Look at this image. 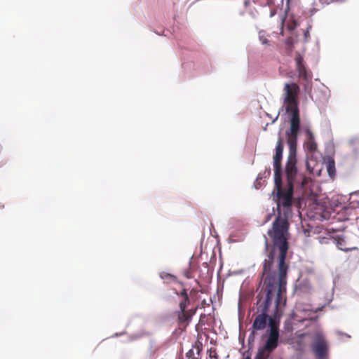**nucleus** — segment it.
<instances>
[{
    "instance_id": "6e6552de",
    "label": "nucleus",
    "mask_w": 359,
    "mask_h": 359,
    "mask_svg": "<svg viewBox=\"0 0 359 359\" xmlns=\"http://www.w3.org/2000/svg\"><path fill=\"white\" fill-rule=\"evenodd\" d=\"M300 126V119H290V130L287 132L289 154L287 158L297 159V143Z\"/></svg>"
},
{
    "instance_id": "f257e3e1",
    "label": "nucleus",
    "mask_w": 359,
    "mask_h": 359,
    "mask_svg": "<svg viewBox=\"0 0 359 359\" xmlns=\"http://www.w3.org/2000/svg\"><path fill=\"white\" fill-rule=\"evenodd\" d=\"M288 229L287 219L278 215L273 222L271 229L268 230V235L272 239L273 248L264 262V274L271 271L276 260L277 266L287 265L285 259L288 250Z\"/></svg>"
},
{
    "instance_id": "20e7f679",
    "label": "nucleus",
    "mask_w": 359,
    "mask_h": 359,
    "mask_svg": "<svg viewBox=\"0 0 359 359\" xmlns=\"http://www.w3.org/2000/svg\"><path fill=\"white\" fill-rule=\"evenodd\" d=\"M297 163V159L287 158L284 169V176L287 182V186L304 188L308 183L309 178L298 170Z\"/></svg>"
},
{
    "instance_id": "b1692460",
    "label": "nucleus",
    "mask_w": 359,
    "mask_h": 359,
    "mask_svg": "<svg viewBox=\"0 0 359 359\" xmlns=\"http://www.w3.org/2000/svg\"><path fill=\"white\" fill-rule=\"evenodd\" d=\"M271 214H268L265 222H268L271 219Z\"/></svg>"
},
{
    "instance_id": "aec40b11",
    "label": "nucleus",
    "mask_w": 359,
    "mask_h": 359,
    "mask_svg": "<svg viewBox=\"0 0 359 359\" xmlns=\"http://www.w3.org/2000/svg\"><path fill=\"white\" fill-rule=\"evenodd\" d=\"M276 0H266V5L271 6L275 4Z\"/></svg>"
},
{
    "instance_id": "5701e85b",
    "label": "nucleus",
    "mask_w": 359,
    "mask_h": 359,
    "mask_svg": "<svg viewBox=\"0 0 359 359\" xmlns=\"http://www.w3.org/2000/svg\"><path fill=\"white\" fill-rule=\"evenodd\" d=\"M262 43L263 44H267L269 41L266 39H261Z\"/></svg>"
},
{
    "instance_id": "423d86ee",
    "label": "nucleus",
    "mask_w": 359,
    "mask_h": 359,
    "mask_svg": "<svg viewBox=\"0 0 359 359\" xmlns=\"http://www.w3.org/2000/svg\"><path fill=\"white\" fill-rule=\"evenodd\" d=\"M177 294L182 297V300L179 302V310L175 312L177 317L179 325L187 327L191 321L192 317L196 314L198 307L187 309L190 304V298L187 294L186 289H183Z\"/></svg>"
},
{
    "instance_id": "39448f33",
    "label": "nucleus",
    "mask_w": 359,
    "mask_h": 359,
    "mask_svg": "<svg viewBox=\"0 0 359 359\" xmlns=\"http://www.w3.org/2000/svg\"><path fill=\"white\" fill-rule=\"evenodd\" d=\"M300 89L299 86L295 83H287L284 86L285 98L284 102L286 104V111L290 113V119H300L299 111L298 109V95Z\"/></svg>"
},
{
    "instance_id": "7ed1b4c3",
    "label": "nucleus",
    "mask_w": 359,
    "mask_h": 359,
    "mask_svg": "<svg viewBox=\"0 0 359 359\" xmlns=\"http://www.w3.org/2000/svg\"><path fill=\"white\" fill-rule=\"evenodd\" d=\"M288 265L277 266V270L271 271L266 274L262 273L264 278V286L266 291V298L270 297V304L271 303L274 292H276V306L278 309L280 306H284L286 304V285L287 273Z\"/></svg>"
},
{
    "instance_id": "1a4fd4ad",
    "label": "nucleus",
    "mask_w": 359,
    "mask_h": 359,
    "mask_svg": "<svg viewBox=\"0 0 359 359\" xmlns=\"http://www.w3.org/2000/svg\"><path fill=\"white\" fill-rule=\"evenodd\" d=\"M313 353L317 359H325L328 355V344L321 332H316L311 345Z\"/></svg>"
},
{
    "instance_id": "ddd939ff",
    "label": "nucleus",
    "mask_w": 359,
    "mask_h": 359,
    "mask_svg": "<svg viewBox=\"0 0 359 359\" xmlns=\"http://www.w3.org/2000/svg\"><path fill=\"white\" fill-rule=\"evenodd\" d=\"M202 351V344L196 341L187 353V359H201V352Z\"/></svg>"
},
{
    "instance_id": "9b49d317",
    "label": "nucleus",
    "mask_w": 359,
    "mask_h": 359,
    "mask_svg": "<svg viewBox=\"0 0 359 359\" xmlns=\"http://www.w3.org/2000/svg\"><path fill=\"white\" fill-rule=\"evenodd\" d=\"M279 337L269 335L263 347L258 349L255 359H268L278 346Z\"/></svg>"
},
{
    "instance_id": "bb28decb",
    "label": "nucleus",
    "mask_w": 359,
    "mask_h": 359,
    "mask_svg": "<svg viewBox=\"0 0 359 359\" xmlns=\"http://www.w3.org/2000/svg\"><path fill=\"white\" fill-rule=\"evenodd\" d=\"M196 291L195 290H191L190 292V294L191 295L192 293L196 292Z\"/></svg>"
},
{
    "instance_id": "6ab92c4d",
    "label": "nucleus",
    "mask_w": 359,
    "mask_h": 359,
    "mask_svg": "<svg viewBox=\"0 0 359 359\" xmlns=\"http://www.w3.org/2000/svg\"><path fill=\"white\" fill-rule=\"evenodd\" d=\"M251 356H252V353H251V352L248 350V351H245V352L243 353V358H242V359H251Z\"/></svg>"
},
{
    "instance_id": "9d476101",
    "label": "nucleus",
    "mask_w": 359,
    "mask_h": 359,
    "mask_svg": "<svg viewBox=\"0 0 359 359\" xmlns=\"http://www.w3.org/2000/svg\"><path fill=\"white\" fill-rule=\"evenodd\" d=\"M294 60L296 63V69L298 72L299 77L305 81V90L309 93L311 90V83L312 80V73L310 71H308L306 68L304 63L303 57L299 53H297L296 54Z\"/></svg>"
},
{
    "instance_id": "412c9836",
    "label": "nucleus",
    "mask_w": 359,
    "mask_h": 359,
    "mask_svg": "<svg viewBox=\"0 0 359 359\" xmlns=\"http://www.w3.org/2000/svg\"><path fill=\"white\" fill-rule=\"evenodd\" d=\"M264 238H265V249L266 250H268L269 249V243H268V240H267V238L266 236H264Z\"/></svg>"
},
{
    "instance_id": "a878e982",
    "label": "nucleus",
    "mask_w": 359,
    "mask_h": 359,
    "mask_svg": "<svg viewBox=\"0 0 359 359\" xmlns=\"http://www.w3.org/2000/svg\"><path fill=\"white\" fill-rule=\"evenodd\" d=\"M166 276L169 277L170 279H173L175 277L170 274H167Z\"/></svg>"
},
{
    "instance_id": "4468645a",
    "label": "nucleus",
    "mask_w": 359,
    "mask_h": 359,
    "mask_svg": "<svg viewBox=\"0 0 359 359\" xmlns=\"http://www.w3.org/2000/svg\"><path fill=\"white\" fill-rule=\"evenodd\" d=\"M334 243H335L337 247L342 251L348 252V251H352V250H358V248H356V247H352V248L346 247V241L342 236H338L336 238H334Z\"/></svg>"
},
{
    "instance_id": "dca6fc26",
    "label": "nucleus",
    "mask_w": 359,
    "mask_h": 359,
    "mask_svg": "<svg viewBox=\"0 0 359 359\" xmlns=\"http://www.w3.org/2000/svg\"><path fill=\"white\" fill-rule=\"evenodd\" d=\"M327 170L329 175L332 177L335 175V163L334 160H330L327 163Z\"/></svg>"
},
{
    "instance_id": "f03ea898",
    "label": "nucleus",
    "mask_w": 359,
    "mask_h": 359,
    "mask_svg": "<svg viewBox=\"0 0 359 359\" xmlns=\"http://www.w3.org/2000/svg\"><path fill=\"white\" fill-rule=\"evenodd\" d=\"M283 139L279 137L276 147V154L273 156V168H274V189L273 193L276 192L274 199L277 203V208L278 214L280 215V207L283 206L289 209L292 204V198L294 193V188L291 186H287L286 189L283 187V169H282V158L283 153Z\"/></svg>"
},
{
    "instance_id": "cd10ccee",
    "label": "nucleus",
    "mask_w": 359,
    "mask_h": 359,
    "mask_svg": "<svg viewBox=\"0 0 359 359\" xmlns=\"http://www.w3.org/2000/svg\"><path fill=\"white\" fill-rule=\"evenodd\" d=\"M205 304V300H203L202 302V306L203 307Z\"/></svg>"
},
{
    "instance_id": "f8f14e48",
    "label": "nucleus",
    "mask_w": 359,
    "mask_h": 359,
    "mask_svg": "<svg viewBox=\"0 0 359 359\" xmlns=\"http://www.w3.org/2000/svg\"><path fill=\"white\" fill-rule=\"evenodd\" d=\"M306 141L305 142V147L309 152H314L317 149V144L315 141L314 135L310 129L306 130Z\"/></svg>"
},
{
    "instance_id": "f3484780",
    "label": "nucleus",
    "mask_w": 359,
    "mask_h": 359,
    "mask_svg": "<svg viewBox=\"0 0 359 359\" xmlns=\"http://www.w3.org/2000/svg\"><path fill=\"white\" fill-rule=\"evenodd\" d=\"M208 352H209V357L210 358H213L215 359H218V355H217V351L215 349L210 348Z\"/></svg>"
},
{
    "instance_id": "393cba45",
    "label": "nucleus",
    "mask_w": 359,
    "mask_h": 359,
    "mask_svg": "<svg viewBox=\"0 0 359 359\" xmlns=\"http://www.w3.org/2000/svg\"><path fill=\"white\" fill-rule=\"evenodd\" d=\"M185 276L187 278H191V276L190 275V273L189 272H186L185 273Z\"/></svg>"
},
{
    "instance_id": "0eeeda50",
    "label": "nucleus",
    "mask_w": 359,
    "mask_h": 359,
    "mask_svg": "<svg viewBox=\"0 0 359 359\" xmlns=\"http://www.w3.org/2000/svg\"><path fill=\"white\" fill-rule=\"evenodd\" d=\"M257 310L258 312L260 311V313L255 317L253 321L252 326V331L249 338H254L256 331L264 330L267 325V320L269 318L268 311L270 306V297H268L263 302L259 299L257 302Z\"/></svg>"
},
{
    "instance_id": "c85d7f7f",
    "label": "nucleus",
    "mask_w": 359,
    "mask_h": 359,
    "mask_svg": "<svg viewBox=\"0 0 359 359\" xmlns=\"http://www.w3.org/2000/svg\"><path fill=\"white\" fill-rule=\"evenodd\" d=\"M287 1V5L288 6L290 4V0H286Z\"/></svg>"
},
{
    "instance_id": "a211bd4d",
    "label": "nucleus",
    "mask_w": 359,
    "mask_h": 359,
    "mask_svg": "<svg viewBox=\"0 0 359 359\" xmlns=\"http://www.w3.org/2000/svg\"><path fill=\"white\" fill-rule=\"evenodd\" d=\"M351 205L354 208H359V194L358 195V198L356 200L351 202Z\"/></svg>"
},
{
    "instance_id": "2eb2a0df",
    "label": "nucleus",
    "mask_w": 359,
    "mask_h": 359,
    "mask_svg": "<svg viewBox=\"0 0 359 359\" xmlns=\"http://www.w3.org/2000/svg\"><path fill=\"white\" fill-rule=\"evenodd\" d=\"M269 327H270V332H269V335L279 337L278 325L271 318H269Z\"/></svg>"
},
{
    "instance_id": "4be33fe9",
    "label": "nucleus",
    "mask_w": 359,
    "mask_h": 359,
    "mask_svg": "<svg viewBox=\"0 0 359 359\" xmlns=\"http://www.w3.org/2000/svg\"><path fill=\"white\" fill-rule=\"evenodd\" d=\"M306 168H307V170H308L310 172H312V169L311 168L310 165H309V163L308 161L306 162Z\"/></svg>"
}]
</instances>
